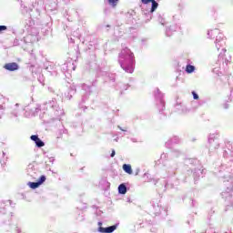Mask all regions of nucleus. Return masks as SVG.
Wrapping results in <instances>:
<instances>
[{
	"label": "nucleus",
	"instance_id": "obj_55",
	"mask_svg": "<svg viewBox=\"0 0 233 233\" xmlns=\"http://www.w3.org/2000/svg\"><path fill=\"white\" fill-rule=\"evenodd\" d=\"M221 59H223V53H220V54L218 55V61H220Z\"/></svg>",
	"mask_w": 233,
	"mask_h": 233
},
{
	"label": "nucleus",
	"instance_id": "obj_13",
	"mask_svg": "<svg viewBox=\"0 0 233 233\" xmlns=\"http://www.w3.org/2000/svg\"><path fill=\"white\" fill-rule=\"evenodd\" d=\"M35 41V36L34 35H27L24 39L21 40V43L24 44V46H32V44Z\"/></svg>",
	"mask_w": 233,
	"mask_h": 233
},
{
	"label": "nucleus",
	"instance_id": "obj_6",
	"mask_svg": "<svg viewBox=\"0 0 233 233\" xmlns=\"http://www.w3.org/2000/svg\"><path fill=\"white\" fill-rule=\"evenodd\" d=\"M155 101H156V105H157V108L159 112V114H161V116H163L165 117V99L163 97H165V96L163 95V93H161V90H159V88H156L155 90Z\"/></svg>",
	"mask_w": 233,
	"mask_h": 233
},
{
	"label": "nucleus",
	"instance_id": "obj_5",
	"mask_svg": "<svg viewBox=\"0 0 233 233\" xmlns=\"http://www.w3.org/2000/svg\"><path fill=\"white\" fill-rule=\"evenodd\" d=\"M208 36L209 39H214L216 37L215 45L217 50H219L221 46H225V35L219 32V29L209 30L208 32Z\"/></svg>",
	"mask_w": 233,
	"mask_h": 233
},
{
	"label": "nucleus",
	"instance_id": "obj_21",
	"mask_svg": "<svg viewBox=\"0 0 233 233\" xmlns=\"http://www.w3.org/2000/svg\"><path fill=\"white\" fill-rule=\"evenodd\" d=\"M130 88V85L118 83L116 86V90H120V94H123L124 90H128Z\"/></svg>",
	"mask_w": 233,
	"mask_h": 233
},
{
	"label": "nucleus",
	"instance_id": "obj_7",
	"mask_svg": "<svg viewBox=\"0 0 233 233\" xmlns=\"http://www.w3.org/2000/svg\"><path fill=\"white\" fill-rule=\"evenodd\" d=\"M209 152H215L219 148V132L210 133L208 137Z\"/></svg>",
	"mask_w": 233,
	"mask_h": 233
},
{
	"label": "nucleus",
	"instance_id": "obj_53",
	"mask_svg": "<svg viewBox=\"0 0 233 233\" xmlns=\"http://www.w3.org/2000/svg\"><path fill=\"white\" fill-rule=\"evenodd\" d=\"M116 156V150H112L111 152V155H110V157H114Z\"/></svg>",
	"mask_w": 233,
	"mask_h": 233
},
{
	"label": "nucleus",
	"instance_id": "obj_18",
	"mask_svg": "<svg viewBox=\"0 0 233 233\" xmlns=\"http://www.w3.org/2000/svg\"><path fill=\"white\" fill-rule=\"evenodd\" d=\"M74 94H76V86H71L70 88L67 90V92L65 93L66 99L70 101Z\"/></svg>",
	"mask_w": 233,
	"mask_h": 233
},
{
	"label": "nucleus",
	"instance_id": "obj_40",
	"mask_svg": "<svg viewBox=\"0 0 233 233\" xmlns=\"http://www.w3.org/2000/svg\"><path fill=\"white\" fill-rule=\"evenodd\" d=\"M167 159H168V154L162 153L161 156H160V160L161 161H167Z\"/></svg>",
	"mask_w": 233,
	"mask_h": 233
},
{
	"label": "nucleus",
	"instance_id": "obj_48",
	"mask_svg": "<svg viewBox=\"0 0 233 233\" xmlns=\"http://www.w3.org/2000/svg\"><path fill=\"white\" fill-rule=\"evenodd\" d=\"M143 5H148V3H151L154 0H141Z\"/></svg>",
	"mask_w": 233,
	"mask_h": 233
},
{
	"label": "nucleus",
	"instance_id": "obj_28",
	"mask_svg": "<svg viewBox=\"0 0 233 233\" xmlns=\"http://www.w3.org/2000/svg\"><path fill=\"white\" fill-rule=\"evenodd\" d=\"M122 168L126 174H132V166L130 164H124Z\"/></svg>",
	"mask_w": 233,
	"mask_h": 233
},
{
	"label": "nucleus",
	"instance_id": "obj_4",
	"mask_svg": "<svg viewBox=\"0 0 233 233\" xmlns=\"http://www.w3.org/2000/svg\"><path fill=\"white\" fill-rule=\"evenodd\" d=\"M45 106L50 114L55 116V117H61V116L65 115V111L59 106V104H57V100H56V98L49 100L45 104Z\"/></svg>",
	"mask_w": 233,
	"mask_h": 233
},
{
	"label": "nucleus",
	"instance_id": "obj_61",
	"mask_svg": "<svg viewBox=\"0 0 233 233\" xmlns=\"http://www.w3.org/2000/svg\"><path fill=\"white\" fill-rule=\"evenodd\" d=\"M131 141H132L133 143H136L137 140H136V138H131Z\"/></svg>",
	"mask_w": 233,
	"mask_h": 233
},
{
	"label": "nucleus",
	"instance_id": "obj_37",
	"mask_svg": "<svg viewBox=\"0 0 233 233\" xmlns=\"http://www.w3.org/2000/svg\"><path fill=\"white\" fill-rule=\"evenodd\" d=\"M41 110V107H35L34 109H31V116H37V113Z\"/></svg>",
	"mask_w": 233,
	"mask_h": 233
},
{
	"label": "nucleus",
	"instance_id": "obj_22",
	"mask_svg": "<svg viewBox=\"0 0 233 233\" xmlns=\"http://www.w3.org/2000/svg\"><path fill=\"white\" fill-rule=\"evenodd\" d=\"M184 163L185 165H191L192 167H196V165H199V160H198V158H186Z\"/></svg>",
	"mask_w": 233,
	"mask_h": 233
},
{
	"label": "nucleus",
	"instance_id": "obj_3",
	"mask_svg": "<svg viewBox=\"0 0 233 233\" xmlns=\"http://www.w3.org/2000/svg\"><path fill=\"white\" fill-rule=\"evenodd\" d=\"M150 212L153 216H159L160 218H167V216H168L167 207L163 206V202L157 198H154L151 201Z\"/></svg>",
	"mask_w": 233,
	"mask_h": 233
},
{
	"label": "nucleus",
	"instance_id": "obj_9",
	"mask_svg": "<svg viewBox=\"0 0 233 233\" xmlns=\"http://www.w3.org/2000/svg\"><path fill=\"white\" fill-rule=\"evenodd\" d=\"M44 68L51 73V76H57L59 70V65L55 64L54 62H46L44 64Z\"/></svg>",
	"mask_w": 233,
	"mask_h": 233
},
{
	"label": "nucleus",
	"instance_id": "obj_32",
	"mask_svg": "<svg viewBox=\"0 0 233 233\" xmlns=\"http://www.w3.org/2000/svg\"><path fill=\"white\" fill-rule=\"evenodd\" d=\"M179 141H180L179 137L175 136L172 138H170L169 143H171V145H177Z\"/></svg>",
	"mask_w": 233,
	"mask_h": 233
},
{
	"label": "nucleus",
	"instance_id": "obj_47",
	"mask_svg": "<svg viewBox=\"0 0 233 233\" xmlns=\"http://www.w3.org/2000/svg\"><path fill=\"white\" fill-rule=\"evenodd\" d=\"M77 221H84L85 220V217L83 215H80L77 217Z\"/></svg>",
	"mask_w": 233,
	"mask_h": 233
},
{
	"label": "nucleus",
	"instance_id": "obj_49",
	"mask_svg": "<svg viewBox=\"0 0 233 233\" xmlns=\"http://www.w3.org/2000/svg\"><path fill=\"white\" fill-rule=\"evenodd\" d=\"M151 181L153 182V185H157V183H159L160 180L153 178Z\"/></svg>",
	"mask_w": 233,
	"mask_h": 233
},
{
	"label": "nucleus",
	"instance_id": "obj_17",
	"mask_svg": "<svg viewBox=\"0 0 233 233\" xmlns=\"http://www.w3.org/2000/svg\"><path fill=\"white\" fill-rule=\"evenodd\" d=\"M68 66L72 67V62H66L65 64H63L61 66H59L61 72H63V74H65V76H66V74H70V68H68Z\"/></svg>",
	"mask_w": 233,
	"mask_h": 233
},
{
	"label": "nucleus",
	"instance_id": "obj_39",
	"mask_svg": "<svg viewBox=\"0 0 233 233\" xmlns=\"http://www.w3.org/2000/svg\"><path fill=\"white\" fill-rule=\"evenodd\" d=\"M63 134H68V129H66L65 127L59 129L58 136H62Z\"/></svg>",
	"mask_w": 233,
	"mask_h": 233
},
{
	"label": "nucleus",
	"instance_id": "obj_41",
	"mask_svg": "<svg viewBox=\"0 0 233 233\" xmlns=\"http://www.w3.org/2000/svg\"><path fill=\"white\" fill-rule=\"evenodd\" d=\"M108 3L111 6H117V3H119V0H108Z\"/></svg>",
	"mask_w": 233,
	"mask_h": 233
},
{
	"label": "nucleus",
	"instance_id": "obj_63",
	"mask_svg": "<svg viewBox=\"0 0 233 233\" xmlns=\"http://www.w3.org/2000/svg\"><path fill=\"white\" fill-rule=\"evenodd\" d=\"M139 174V168L137 169V173H136V176H137Z\"/></svg>",
	"mask_w": 233,
	"mask_h": 233
},
{
	"label": "nucleus",
	"instance_id": "obj_29",
	"mask_svg": "<svg viewBox=\"0 0 233 233\" xmlns=\"http://www.w3.org/2000/svg\"><path fill=\"white\" fill-rule=\"evenodd\" d=\"M5 156H6V153H5V151L0 152V163L2 165H5V163H6L7 159H8V157Z\"/></svg>",
	"mask_w": 233,
	"mask_h": 233
},
{
	"label": "nucleus",
	"instance_id": "obj_31",
	"mask_svg": "<svg viewBox=\"0 0 233 233\" xmlns=\"http://www.w3.org/2000/svg\"><path fill=\"white\" fill-rule=\"evenodd\" d=\"M22 46V48H23L24 50H26V48H27L25 46H24L23 43H21V40H19V39H15V40H14V46Z\"/></svg>",
	"mask_w": 233,
	"mask_h": 233
},
{
	"label": "nucleus",
	"instance_id": "obj_43",
	"mask_svg": "<svg viewBox=\"0 0 233 233\" xmlns=\"http://www.w3.org/2000/svg\"><path fill=\"white\" fill-rule=\"evenodd\" d=\"M6 30H8V26L0 25V34H3L4 32H6Z\"/></svg>",
	"mask_w": 233,
	"mask_h": 233
},
{
	"label": "nucleus",
	"instance_id": "obj_16",
	"mask_svg": "<svg viewBox=\"0 0 233 233\" xmlns=\"http://www.w3.org/2000/svg\"><path fill=\"white\" fill-rule=\"evenodd\" d=\"M4 68L8 72H15L19 68V65L15 62L7 63L4 66Z\"/></svg>",
	"mask_w": 233,
	"mask_h": 233
},
{
	"label": "nucleus",
	"instance_id": "obj_51",
	"mask_svg": "<svg viewBox=\"0 0 233 233\" xmlns=\"http://www.w3.org/2000/svg\"><path fill=\"white\" fill-rule=\"evenodd\" d=\"M70 72H72V70H76V66H74V63L72 62V66H68Z\"/></svg>",
	"mask_w": 233,
	"mask_h": 233
},
{
	"label": "nucleus",
	"instance_id": "obj_25",
	"mask_svg": "<svg viewBox=\"0 0 233 233\" xmlns=\"http://www.w3.org/2000/svg\"><path fill=\"white\" fill-rule=\"evenodd\" d=\"M182 155H183V151L177 148H174L173 150H171V153H170L171 157H179V156H182Z\"/></svg>",
	"mask_w": 233,
	"mask_h": 233
},
{
	"label": "nucleus",
	"instance_id": "obj_34",
	"mask_svg": "<svg viewBox=\"0 0 233 233\" xmlns=\"http://www.w3.org/2000/svg\"><path fill=\"white\" fill-rule=\"evenodd\" d=\"M47 10H51V11H54V10H56L57 9V2H54L50 5H48L46 6Z\"/></svg>",
	"mask_w": 233,
	"mask_h": 233
},
{
	"label": "nucleus",
	"instance_id": "obj_59",
	"mask_svg": "<svg viewBox=\"0 0 233 233\" xmlns=\"http://www.w3.org/2000/svg\"><path fill=\"white\" fill-rule=\"evenodd\" d=\"M177 19H178V18H177V15H173V20H174V21H177Z\"/></svg>",
	"mask_w": 233,
	"mask_h": 233
},
{
	"label": "nucleus",
	"instance_id": "obj_20",
	"mask_svg": "<svg viewBox=\"0 0 233 233\" xmlns=\"http://www.w3.org/2000/svg\"><path fill=\"white\" fill-rule=\"evenodd\" d=\"M152 12H150V7L148 6H143L142 7V15H145L146 17H149L147 18V21H150V19H152Z\"/></svg>",
	"mask_w": 233,
	"mask_h": 233
},
{
	"label": "nucleus",
	"instance_id": "obj_8",
	"mask_svg": "<svg viewBox=\"0 0 233 233\" xmlns=\"http://www.w3.org/2000/svg\"><path fill=\"white\" fill-rule=\"evenodd\" d=\"M21 11L24 15H27V19L25 20V28H32V25H34V20L32 19V9H28L26 5H21Z\"/></svg>",
	"mask_w": 233,
	"mask_h": 233
},
{
	"label": "nucleus",
	"instance_id": "obj_56",
	"mask_svg": "<svg viewBox=\"0 0 233 233\" xmlns=\"http://www.w3.org/2000/svg\"><path fill=\"white\" fill-rule=\"evenodd\" d=\"M117 128H119V130H121L122 132H127V129H123V127H121V126H117Z\"/></svg>",
	"mask_w": 233,
	"mask_h": 233
},
{
	"label": "nucleus",
	"instance_id": "obj_44",
	"mask_svg": "<svg viewBox=\"0 0 233 233\" xmlns=\"http://www.w3.org/2000/svg\"><path fill=\"white\" fill-rule=\"evenodd\" d=\"M190 207H197L198 202L196 200L189 198Z\"/></svg>",
	"mask_w": 233,
	"mask_h": 233
},
{
	"label": "nucleus",
	"instance_id": "obj_60",
	"mask_svg": "<svg viewBox=\"0 0 233 233\" xmlns=\"http://www.w3.org/2000/svg\"><path fill=\"white\" fill-rule=\"evenodd\" d=\"M224 108L227 110V108H228V104H225Z\"/></svg>",
	"mask_w": 233,
	"mask_h": 233
},
{
	"label": "nucleus",
	"instance_id": "obj_45",
	"mask_svg": "<svg viewBox=\"0 0 233 233\" xmlns=\"http://www.w3.org/2000/svg\"><path fill=\"white\" fill-rule=\"evenodd\" d=\"M191 94L193 96V99L195 100L199 99V95H198L196 91H192Z\"/></svg>",
	"mask_w": 233,
	"mask_h": 233
},
{
	"label": "nucleus",
	"instance_id": "obj_57",
	"mask_svg": "<svg viewBox=\"0 0 233 233\" xmlns=\"http://www.w3.org/2000/svg\"><path fill=\"white\" fill-rule=\"evenodd\" d=\"M49 161H50V163H54V161H56V159L54 158V157H49Z\"/></svg>",
	"mask_w": 233,
	"mask_h": 233
},
{
	"label": "nucleus",
	"instance_id": "obj_33",
	"mask_svg": "<svg viewBox=\"0 0 233 233\" xmlns=\"http://www.w3.org/2000/svg\"><path fill=\"white\" fill-rule=\"evenodd\" d=\"M46 181V176L42 175L38 180L36 181V183L38 184L39 187H41V185H43V183H45Z\"/></svg>",
	"mask_w": 233,
	"mask_h": 233
},
{
	"label": "nucleus",
	"instance_id": "obj_23",
	"mask_svg": "<svg viewBox=\"0 0 233 233\" xmlns=\"http://www.w3.org/2000/svg\"><path fill=\"white\" fill-rule=\"evenodd\" d=\"M200 176H203V169L201 170L200 168H195L193 170V177H194L195 183L196 181H198V179H199Z\"/></svg>",
	"mask_w": 233,
	"mask_h": 233
},
{
	"label": "nucleus",
	"instance_id": "obj_36",
	"mask_svg": "<svg viewBox=\"0 0 233 233\" xmlns=\"http://www.w3.org/2000/svg\"><path fill=\"white\" fill-rule=\"evenodd\" d=\"M47 90L48 92H50V94H55L56 96H58L57 90L53 86H48Z\"/></svg>",
	"mask_w": 233,
	"mask_h": 233
},
{
	"label": "nucleus",
	"instance_id": "obj_35",
	"mask_svg": "<svg viewBox=\"0 0 233 233\" xmlns=\"http://www.w3.org/2000/svg\"><path fill=\"white\" fill-rule=\"evenodd\" d=\"M28 187L35 190V188H39V184L37 182H28Z\"/></svg>",
	"mask_w": 233,
	"mask_h": 233
},
{
	"label": "nucleus",
	"instance_id": "obj_1",
	"mask_svg": "<svg viewBox=\"0 0 233 233\" xmlns=\"http://www.w3.org/2000/svg\"><path fill=\"white\" fill-rule=\"evenodd\" d=\"M177 163L176 162H168L167 164L164 165V171L166 172L163 175V177H167V180H163L162 183V189L164 192L170 188H174V187H178L179 183L185 182V178L176 177L174 175L176 174V170H177Z\"/></svg>",
	"mask_w": 233,
	"mask_h": 233
},
{
	"label": "nucleus",
	"instance_id": "obj_11",
	"mask_svg": "<svg viewBox=\"0 0 233 233\" xmlns=\"http://www.w3.org/2000/svg\"><path fill=\"white\" fill-rule=\"evenodd\" d=\"M117 227H119V223H116L113 226H109L106 228L98 227L97 232H99V233H113L115 230H117Z\"/></svg>",
	"mask_w": 233,
	"mask_h": 233
},
{
	"label": "nucleus",
	"instance_id": "obj_30",
	"mask_svg": "<svg viewBox=\"0 0 233 233\" xmlns=\"http://www.w3.org/2000/svg\"><path fill=\"white\" fill-rule=\"evenodd\" d=\"M196 71V66L190 65V64H187L186 66V73L187 74H193V72Z\"/></svg>",
	"mask_w": 233,
	"mask_h": 233
},
{
	"label": "nucleus",
	"instance_id": "obj_38",
	"mask_svg": "<svg viewBox=\"0 0 233 233\" xmlns=\"http://www.w3.org/2000/svg\"><path fill=\"white\" fill-rule=\"evenodd\" d=\"M134 15H136V12H134V10H129L127 13V17H128L129 19H131V17H134Z\"/></svg>",
	"mask_w": 233,
	"mask_h": 233
},
{
	"label": "nucleus",
	"instance_id": "obj_58",
	"mask_svg": "<svg viewBox=\"0 0 233 233\" xmlns=\"http://www.w3.org/2000/svg\"><path fill=\"white\" fill-rule=\"evenodd\" d=\"M97 225H98V227H103V222L102 221H98Z\"/></svg>",
	"mask_w": 233,
	"mask_h": 233
},
{
	"label": "nucleus",
	"instance_id": "obj_26",
	"mask_svg": "<svg viewBox=\"0 0 233 233\" xmlns=\"http://www.w3.org/2000/svg\"><path fill=\"white\" fill-rule=\"evenodd\" d=\"M19 116V111H17L16 109L13 110L10 115L9 117L10 119H15V121L17 123L19 122V118H17Z\"/></svg>",
	"mask_w": 233,
	"mask_h": 233
},
{
	"label": "nucleus",
	"instance_id": "obj_52",
	"mask_svg": "<svg viewBox=\"0 0 233 233\" xmlns=\"http://www.w3.org/2000/svg\"><path fill=\"white\" fill-rule=\"evenodd\" d=\"M150 232H153V233H156V232H157V228H152L151 229H150Z\"/></svg>",
	"mask_w": 233,
	"mask_h": 233
},
{
	"label": "nucleus",
	"instance_id": "obj_19",
	"mask_svg": "<svg viewBox=\"0 0 233 233\" xmlns=\"http://www.w3.org/2000/svg\"><path fill=\"white\" fill-rule=\"evenodd\" d=\"M33 8L35 9L38 15L41 14V8H43V1L42 0H35L33 3Z\"/></svg>",
	"mask_w": 233,
	"mask_h": 233
},
{
	"label": "nucleus",
	"instance_id": "obj_2",
	"mask_svg": "<svg viewBox=\"0 0 233 233\" xmlns=\"http://www.w3.org/2000/svg\"><path fill=\"white\" fill-rule=\"evenodd\" d=\"M118 63L127 74H133L136 68V56L130 48L125 47L118 54Z\"/></svg>",
	"mask_w": 233,
	"mask_h": 233
},
{
	"label": "nucleus",
	"instance_id": "obj_54",
	"mask_svg": "<svg viewBox=\"0 0 233 233\" xmlns=\"http://www.w3.org/2000/svg\"><path fill=\"white\" fill-rule=\"evenodd\" d=\"M146 223H148V225H152V220H149L148 218H145Z\"/></svg>",
	"mask_w": 233,
	"mask_h": 233
},
{
	"label": "nucleus",
	"instance_id": "obj_46",
	"mask_svg": "<svg viewBox=\"0 0 233 233\" xmlns=\"http://www.w3.org/2000/svg\"><path fill=\"white\" fill-rule=\"evenodd\" d=\"M109 79L110 81H113V83L116 82V75L109 76Z\"/></svg>",
	"mask_w": 233,
	"mask_h": 233
},
{
	"label": "nucleus",
	"instance_id": "obj_62",
	"mask_svg": "<svg viewBox=\"0 0 233 233\" xmlns=\"http://www.w3.org/2000/svg\"><path fill=\"white\" fill-rule=\"evenodd\" d=\"M70 43H75L74 38L69 39Z\"/></svg>",
	"mask_w": 233,
	"mask_h": 233
},
{
	"label": "nucleus",
	"instance_id": "obj_64",
	"mask_svg": "<svg viewBox=\"0 0 233 233\" xmlns=\"http://www.w3.org/2000/svg\"><path fill=\"white\" fill-rule=\"evenodd\" d=\"M118 139H119V137H116V138L114 139V141L117 142Z\"/></svg>",
	"mask_w": 233,
	"mask_h": 233
},
{
	"label": "nucleus",
	"instance_id": "obj_14",
	"mask_svg": "<svg viewBox=\"0 0 233 233\" xmlns=\"http://www.w3.org/2000/svg\"><path fill=\"white\" fill-rule=\"evenodd\" d=\"M31 141H34L35 147H37V148H43V147H45V143L43 140H41V138H39L38 135H32L30 137Z\"/></svg>",
	"mask_w": 233,
	"mask_h": 233
},
{
	"label": "nucleus",
	"instance_id": "obj_42",
	"mask_svg": "<svg viewBox=\"0 0 233 233\" xmlns=\"http://www.w3.org/2000/svg\"><path fill=\"white\" fill-rule=\"evenodd\" d=\"M158 23H160V25H162L163 26H165V25H167L165 23V19L163 17H161V15H158Z\"/></svg>",
	"mask_w": 233,
	"mask_h": 233
},
{
	"label": "nucleus",
	"instance_id": "obj_50",
	"mask_svg": "<svg viewBox=\"0 0 233 233\" xmlns=\"http://www.w3.org/2000/svg\"><path fill=\"white\" fill-rule=\"evenodd\" d=\"M148 41V39H147V38H142L141 39V43H142V45H147V42Z\"/></svg>",
	"mask_w": 233,
	"mask_h": 233
},
{
	"label": "nucleus",
	"instance_id": "obj_12",
	"mask_svg": "<svg viewBox=\"0 0 233 233\" xmlns=\"http://www.w3.org/2000/svg\"><path fill=\"white\" fill-rule=\"evenodd\" d=\"M181 29V25L177 23L171 25L169 27L166 29V35L170 37L174 32H177V30Z\"/></svg>",
	"mask_w": 233,
	"mask_h": 233
},
{
	"label": "nucleus",
	"instance_id": "obj_15",
	"mask_svg": "<svg viewBox=\"0 0 233 233\" xmlns=\"http://www.w3.org/2000/svg\"><path fill=\"white\" fill-rule=\"evenodd\" d=\"M232 188L231 187H228L227 191H224L221 193V196L223 198V199H225V201H228V203L231 205L232 204Z\"/></svg>",
	"mask_w": 233,
	"mask_h": 233
},
{
	"label": "nucleus",
	"instance_id": "obj_10",
	"mask_svg": "<svg viewBox=\"0 0 233 233\" xmlns=\"http://www.w3.org/2000/svg\"><path fill=\"white\" fill-rule=\"evenodd\" d=\"M90 94H92V86L84 84L82 86V103H85L88 99Z\"/></svg>",
	"mask_w": 233,
	"mask_h": 233
},
{
	"label": "nucleus",
	"instance_id": "obj_27",
	"mask_svg": "<svg viewBox=\"0 0 233 233\" xmlns=\"http://www.w3.org/2000/svg\"><path fill=\"white\" fill-rule=\"evenodd\" d=\"M150 3H151V8H149V10H150V12H152L154 14V12H156V10H157L159 4L156 0H153Z\"/></svg>",
	"mask_w": 233,
	"mask_h": 233
},
{
	"label": "nucleus",
	"instance_id": "obj_24",
	"mask_svg": "<svg viewBox=\"0 0 233 233\" xmlns=\"http://www.w3.org/2000/svg\"><path fill=\"white\" fill-rule=\"evenodd\" d=\"M128 192V188L127 187L126 183H122L118 186V194L125 195Z\"/></svg>",
	"mask_w": 233,
	"mask_h": 233
}]
</instances>
